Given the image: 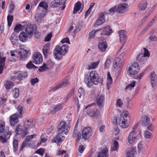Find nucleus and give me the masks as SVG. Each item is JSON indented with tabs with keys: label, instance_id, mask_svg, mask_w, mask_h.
Masks as SVG:
<instances>
[{
	"label": "nucleus",
	"instance_id": "49",
	"mask_svg": "<svg viewBox=\"0 0 157 157\" xmlns=\"http://www.w3.org/2000/svg\"><path fill=\"white\" fill-rule=\"evenodd\" d=\"M144 136L145 137L150 139L152 138V133L148 130H146L144 132Z\"/></svg>",
	"mask_w": 157,
	"mask_h": 157
},
{
	"label": "nucleus",
	"instance_id": "47",
	"mask_svg": "<svg viewBox=\"0 0 157 157\" xmlns=\"http://www.w3.org/2000/svg\"><path fill=\"white\" fill-rule=\"evenodd\" d=\"M19 94V91L18 89L17 88H14L12 92V94L13 95V97L15 98H17Z\"/></svg>",
	"mask_w": 157,
	"mask_h": 157
},
{
	"label": "nucleus",
	"instance_id": "10",
	"mask_svg": "<svg viewBox=\"0 0 157 157\" xmlns=\"http://www.w3.org/2000/svg\"><path fill=\"white\" fill-rule=\"evenodd\" d=\"M18 117L21 118L22 116L18 115V114L16 113L11 115L10 117V123L12 126H14L19 121Z\"/></svg>",
	"mask_w": 157,
	"mask_h": 157
},
{
	"label": "nucleus",
	"instance_id": "62",
	"mask_svg": "<svg viewBox=\"0 0 157 157\" xmlns=\"http://www.w3.org/2000/svg\"><path fill=\"white\" fill-rule=\"evenodd\" d=\"M143 49L144 50V53L143 54V56L145 57L146 56H149L150 53L147 49L145 48H144Z\"/></svg>",
	"mask_w": 157,
	"mask_h": 157
},
{
	"label": "nucleus",
	"instance_id": "60",
	"mask_svg": "<svg viewBox=\"0 0 157 157\" xmlns=\"http://www.w3.org/2000/svg\"><path fill=\"white\" fill-rule=\"evenodd\" d=\"M10 10L9 11V13H12L14 10V6L12 3H11L9 5Z\"/></svg>",
	"mask_w": 157,
	"mask_h": 157
},
{
	"label": "nucleus",
	"instance_id": "25",
	"mask_svg": "<svg viewBox=\"0 0 157 157\" xmlns=\"http://www.w3.org/2000/svg\"><path fill=\"white\" fill-rule=\"evenodd\" d=\"M136 60L137 63H139L143 64L146 62V59L143 56V53H141L137 55Z\"/></svg>",
	"mask_w": 157,
	"mask_h": 157
},
{
	"label": "nucleus",
	"instance_id": "36",
	"mask_svg": "<svg viewBox=\"0 0 157 157\" xmlns=\"http://www.w3.org/2000/svg\"><path fill=\"white\" fill-rule=\"evenodd\" d=\"M100 30H93L91 31L89 33V39H91L94 37V36H96L98 34H99Z\"/></svg>",
	"mask_w": 157,
	"mask_h": 157
},
{
	"label": "nucleus",
	"instance_id": "64",
	"mask_svg": "<svg viewBox=\"0 0 157 157\" xmlns=\"http://www.w3.org/2000/svg\"><path fill=\"white\" fill-rule=\"evenodd\" d=\"M71 97V96H70V95L67 94L66 96L63 99V104L66 103L70 99Z\"/></svg>",
	"mask_w": 157,
	"mask_h": 157
},
{
	"label": "nucleus",
	"instance_id": "39",
	"mask_svg": "<svg viewBox=\"0 0 157 157\" xmlns=\"http://www.w3.org/2000/svg\"><path fill=\"white\" fill-rule=\"evenodd\" d=\"M136 152V150L133 148H131L127 153L126 157H133Z\"/></svg>",
	"mask_w": 157,
	"mask_h": 157
},
{
	"label": "nucleus",
	"instance_id": "27",
	"mask_svg": "<svg viewBox=\"0 0 157 157\" xmlns=\"http://www.w3.org/2000/svg\"><path fill=\"white\" fill-rule=\"evenodd\" d=\"M10 40L12 44L13 45H16L18 43V40L17 36L14 33L11 34L10 36Z\"/></svg>",
	"mask_w": 157,
	"mask_h": 157
},
{
	"label": "nucleus",
	"instance_id": "40",
	"mask_svg": "<svg viewBox=\"0 0 157 157\" xmlns=\"http://www.w3.org/2000/svg\"><path fill=\"white\" fill-rule=\"evenodd\" d=\"M81 3L79 2H77L75 5L74 8V11L73 13L74 14H75L80 9L81 7Z\"/></svg>",
	"mask_w": 157,
	"mask_h": 157
},
{
	"label": "nucleus",
	"instance_id": "26",
	"mask_svg": "<svg viewBox=\"0 0 157 157\" xmlns=\"http://www.w3.org/2000/svg\"><path fill=\"white\" fill-rule=\"evenodd\" d=\"M147 3L145 1L141 2L138 5V8L140 11L145 10L147 7Z\"/></svg>",
	"mask_w": 157,
	"mask_h": 157
},
{
	"label": "nucleus",
	"instance_id": "45",
	"mask_svg": "<svg viewBox=\"0 0 157 157\" xmlns=\"http://www.w3.org/2000/svg\"><path fill=\"white\" fill-rule=\"evenodd\" d=\"M6 88L7 90L11 89L13 86V83L10 81H7L5 84Z\"/></svg>",
	"mask_w": 157,
	"mask_h": 157
},
{
	"label": "nucleus",
	"instance_id": "61",
	"mask_svg": "<svg viewBox=\"0 0 157 157\" xmlns=\"http://www.w3.org/2000/svg\"><path fill=\"white\" fill-rule=\"evenodd\" d=\"M47 69L46 64L44 63L43 66L40 67L39 69L40 72H42L46 70Z\"/></svg>",
	"mask_w": 157,
	"mask_h": 157
},
{
	"label": "nucleus",
	"instance_id": "5",
	"mask_svg": "<svg viewBox=\"0 0 157 157\" xmlns=\"http://www.w3.org/2000/svg\"><path fill=\"white\" fill-rule=\"evenodd\" d=\"M138 125L136 124L132 128V130L129 134L128 140L129 143L131 144H135L137 141V133L135 132V130L137 129Z\"/></svg>",
	"mask_w": 157,
	"mask_h": 157
},
{
	"label": "nucleus",
	"instance_id": "33",
	"mask_svg": "<svg viewBox=\"0 0 157 157\" xmlns=\"http://www.w3.org/2000/svg\"><path fill=\"white\" fill-rule=\"evenodd\" d=\"M107 47V45L106 42H102L100 43L98 45V48L101 52L105 51Z\"/></svg>",
	"mask_w": 157,
	"mask_h": 157
},
{
	"label": "nucleus",
	"instance_id": "50",
	"mask_svg": "<svg viewBox=\"0 0 157 157\" xmlns=\"http://www.w3.org/2000/svg\"><path fill=\"white\" fill-rule=\"evenodd\" d=\"M118 148L119 145L118 142L116 141H115L114 142L113 145L111 147V150L113 151H116L117 150Z\"/></svg>",
	"mask_w": 157,
	"mask_h": 157
},
{
	"label": "nucleus",
	"instance_id": "34",
	"mask_svg": "<svg viewBox=\"0 0 157 157\" xmlns=\"http://www.w3.org/2000/svg\"><path fill=\"white\" fill-rule=\"evenodd\" d=\"M112 78L110 75L109 72H108L107 73L106 84L108 89H109L112 83Z\"/></svg>",
	"mask_w": 157,
	"mask_h": 157
},
{
	"label": "nucleus",
	"instance_id": "11",
	"mask_svg": "<svg viewBox=\"0 0 157 157\" xmlns=\"http://www.w3.org/2000/svg\"><path fill=\"white\" fill-rule=\"evenodd\" d=\"M15 132L17 135H21L23 136H25L27 134L26 130L24 129L23 127L20 125H18L16 126Z\"/></svg>",
	"mask_w": 157,
	"mask_h": 157
},
{
	"label": "nucleus",
	"instance_id": "2",
	"mask_svg": "<svg viewBox=\"0 0 157 157\" xmlns=\"http://www.w3.org/2000/svg\"><path fill=\"white\" fill-rule=\"evenodd\" d=\"M90 79L88 77L84 78V81L85 83L89 87H91L94 84L97 85L99 82V76L97 72L95 71H91L90 74Z\"/></svg>",
	"mask_w": 157,
	"mask_h": 157
},
{
	"label": "nucleus",
	"instance_id": "20",
	"mask_svg": "<svg viewBox=\"0 0 157 157\" xmlns=\"http://www.w3.org/2000/svg\"><path fill=\"white\" fill-rule=\"evenodd\" d=\"M105 21V18L104 17V15L103 13H101L100 15V17L97 20L94 24V26L96 27L98 25H101L104 23Z\"/></svg>",
	"mask_w": 157,
	"mask_h": 157
},
{
	"label": "nucleus",
	"instance_id": "9",
	"mask_svg": "<svg viewBox=\"0 0 157 157\" xmlns=\"http://www.w3.org/2000/svg\"><path fill=\"white\" fill-rule=\"evenodd\" d=\"M33 62L36 64H40L43 61V58L41 54L39 52H36L33 56Z\"/></svg>",
	"mask_w": 157,
	"mask_h": 157
},
{
	"label": "nucleus",
	"instance_id": "13",
	"mask_svg": "<svg viewBox=\"0 0 157 157\" xmlns=\"http://www.w3.org/2000/svg\"><path fill=\"white\" fill-rule=\"evenodd\" d=\"M117 12L120 13H123L128 10V5L125 4H121L117 7Z\"/></svg>",
	"mask_w": 157,
	"mask_h": 157
},
{
	"label": "nucleus",
	"instance_id": "32",
	"mask_svg": "<svg viewBox=\"0 0 157 157\" xmlns=\"http://www.w3.org/2000/svg\"><path fill=\"white\" fill-rule=\"evenodd\" d=\"M142 123L144 125H147L150 123L149 117L147 116H143L142 117Z\"/></svg>",
	"mask_w": 157,
	"mask_h": 157
},
{
	"label": "nucleus",
	"instance_id": "51",
	"mask_svg": "<svg viewBox=\"0 0 157 157\" xmlns=\"http://www.w3.org/2000/svg\"><path fill=\"white\" fill-rule=\"evenodd\" d=\"M155 21L154 20L152 19L148 24L146 26L144 29V31H146L154 24Z\"/></svg>",
	"mask_w": 157,
	"mask_h": 157
},
{
	"label": "nucleus",
	"instance_id": "15",
	"mask_svg": "<svg viewBox=\"0 0 157 157\" xmlns=\"http://www.w3.org/2000/svg\"><path fill=\"white\" fill-rule=\"evenodd\" d=\"M96 157H108V149L107 147L102 149L100 152L96 153Z\"/></svg>",
	"mask_w": 157,
	"mask_h": 157
},
{
	"label": "nucleus",
	"instance_id": "1",
	"mask_svg": "<svg viewBox=\"0 0 157 157\" xmlns=\"http://www.w3.org/2000/svg\"><path fill=\"white\" fill-rule=\"evenodd\" d=\"M5 122L2 121H0V142L4 143L7 142L11 134L9 128H5Z\"/></svg>",
	"mask_w": 157,
	"mask_h": 157
},
{
	"label": "nucleus",
	"instance_id": "54",
	"mask_svg": "<svg viewBox=\"0 0 157 157\" xmlns=\"http://www.w3.org/2000/svg\"><path fill=\"white\" fill-rule=\"evenodd\" d=\"M36 136V135L35 134L31 135H28L26 136V137L25 140L27 142L29 141L31 139H33L34 137H35Z\"/></svg>",
	"mask_w": 157,
	"mask_h": 157
},
{
	"label": "nucleus",
	"instance_id": "38",
	"mask_svg": "<svg viewBox=\"0 0 157 157\" xmlns=\"http://www.w3.org/2000/svg\"><path fill=\"white\" fill-rule=\"evenodd\" d=\"M112 60V59L111 57L109 56L107 58L104 64V67L105 68H107L109 67Z\"/></svg>",
	"mask_w": 157,
	"mask_h": 157
},
{
	"label": "nucleus",
	"instance_id": "53",
	"mask_svg": "<svg viewBox=\"0 0 157 157\" xmlns=\"http://www.w3.org/2000/svg\"><path fill=\"white\" fill-rule=\"evenodd\" d=\"M77 126H75V127L72 135V136L74 138H75L76 137V136L78 134V133H80V132L78 131L77 130Z\"/></svg>",
	"mask_w": 157,
	"mask_h": 157
},
{
	"label": "nucleus",
	"instance_id": "8",
	"mask_svg": "<svg viewBox=\"0 0 157 157\" xmlns=\"http://www.w3.org/2000/svg\"><path fill=\"white\" fill-rule=\"evenodd\" d=\"M70 129V125L68 124L66 125V123L63 121L61 122L60 124L59 128V133L61 132L67 134Z\"/></svg>",
	"mask_w": 157,
	"mask_h": 157
},
{
	"label": "nucleus",
	"instance_id": "59",
	"mask_svg": "<svg viewBox=\"0 0 157 157\" xmlns=\"http://www.w3.org/2000/svg\"><path fill=\"white\" fill-rule=\"evenodd\" d=\"M28 143L27 141H25V140L23 142V143L22 144V145H21V147L20 149V151H22L23 150V149H24V147L28 146Z\"/></svg>",
	"mask_w": 157,
	"mask_h": 157
},
{
	"label": "nucleus",
	"instance_id": "19",
	"mask_svg": "<svg viewBox=\"0 0 157 157\" xmlns=\"http://www.w3.org/2000/svg\"><path fill=\"white\" fill-rule=\"evenodd\" d=\"M19 56V59L20 60H23L27 56V51L24 49H21L18 52Z\"/></svg>",
	"mask_w": 157,
	"mask_h": 157
},
{
	"label": "nucleus",
	"instance_id": "35",
	"mask_svg": "<svg viewBox=\"0 0 157 157\" xmlns=\"http://www.w3.org/2000/svg\"><path fill=\"white\" fill-rule=\"evenodd\" d=\"M97 111L96 109H89L87 111V113L89 116L94 117L96 114Z\"/></svg>",
	"mask_w": 157,
	"mask_h": 157
},
{
	"label": "nucleus",
	"instance_id": "52",
	"mask_svg": "<svg viewBox=\"0 0 157 157\" xmlns=\"http://www.w3.org/2000/svg\"><path fill=\"white\" fill-rule=\"evenodd\" d=\"M45 153L44 149L43 148H40L36 150V153L39 154L41 156H42Z\"/></svg>",
	"mask_w": 157,
	"mask_h": 157
},
{
	"label": "nucleus",
	"instance_id": "3",
	"mask_svg": "<svg viewBox=\"0 0 157 157\" xmlns=\"http://www.w3.org/2000/svg\"><path fill=\"white\" fill-rule=\"evenodd\" d=\"M68 47V46L67 44H64L61 47L56 46L53 51L55 58L57 59H60L61 55H64L67 52Z\"/></svg>",
	"mask_w": 157,
	"mask_h": 157
},
{
	"label": "nucleus",
	"instance_id": "4",
	"mask_svg": "<svg viewBox=\"0 0 157 157\" xmlns=\"http://www.w3.org/2000/svg\"><path fill=\"white\" fill-rule=\"evenodd\" d=\"M140 71L138 64L136 62L132 61L127 67V72L130 75L137 74Z\"/></svg>",
	"mask_w": 157,
	"mask_h": 157
},
{
	"label": "nucleus",
	"instance_id": "46",
	"mask_svg": "<svg viewBox=\"0 0 157 157\" xmlns=\"http://www.w3.org/2000/svg\"><path fill=\"white\" fill-rule=\"evenodd\" d=\"M99 63V61L92 63L90 65H88V69L90 70L95 69L98 65Z\"/></svg>",
	"mask_w": 157,
	"mask_h": 157
},
{
	"label": "nucleus",
	"instance_id": "17",
	"mask_svg": "<svg viewBox=\"0 0 157 157\" xmlns=\"http://www.w3.org/2000/svg\"><path fill=\"white\" fill-rule=\"evenodd\" d=\"M35 124V122L31 120H26L24 123V128L27 130L34 127Z\"/></svg>",
	"mask_w": 157,
	"mask_h": 157
},
{
	"label": "nucleus",
	"instance_id": "24",
	"mask_svg": "<svg viewBox=\"0 0 157 157\" xmlns=\"http://www.w3.org/2000/svg\"><path fill=\"white\" fill-rule=\"evenodd\" d=\"M17 75L16 76L17 79L20 81H21L23 80V78L27 77L28 75V73L26 72H21V71H18L17 72Z\"/></svg>",
	"mask_w": 157,
	"mask_h": 157
},
{
	"label": "nucleus",
	"instance_id": "29",
	"mask_svg": "<svg viewBox=\"0 0 157 157\" xmlns=\"http://www.w3.org/2000/svg\"><path fill=\"white\" fill-rule=\"evenodd\" d=\"M63 104H57L54 108L53 110H51L49 113L50 114H54L56 112L61 110L63 108Z\"/></svg>",
	"mask_w": 157,
	"mask_h": 157
},
{
	"label": "nucleus",
	"instance_id": "22",
	"mask_svg": "<svg viewBox=\"0 0 157 157\" xmlns=\"http://www.w3.org/2000/svg\"><path fill=\"white\" fill-rule=\"evenodd\" d=\"M34 27L31 25H28L25 29L26 33L30 37H31L34 29Z\"/></svg>",
	"mask_w": 157,
	"mask_h": 157
},
{
	"label": "nucleus",
	"instance_id": "57",
	"mask_svg": "<svg viewBox=\"0 0 157 157\" xmlns=\"http://www.w3.org/2000/svg\"><path fill=\"white\" fill-rule=\"evenodd\" d=\"M23 106L22 105H20L18 106L17 109V110L19 114H18V115H21L22 116V113L23 112Z\"/></svg>",
	"mask_w": 157,
	"mask_h": 157
},
{
	"label": "nucleus",
	"instance_id": "12",
	"mask_svg": "<svg viewBox=\"0 0 157 157\" xmlns=\"http://www.w3.org/2000/svg\"><path fill=\"white\" fill-rule=\"evenodd\" d=\"M69 83L68 78H66L62 80L58 85L54 87L52 90L55 91L59 88L65 87L67 86Z\"/></svg>",
	"mask_w": 157,
	"mask_h": 157
},
{
	"label": "nucleus",
	"instance_id": "21",
	"mask_svg": "<svg viewBox=\"0 0 157 157\" xmlns=\"http://www.w3.org/2000/svg\"><path fill=\"white\" fill-rule=\"evenodd\" d=\"M112 30L109 26H107L104 28L102 32L100 31L99 34L105 35L109 36L112 33Z\"/></svg>",
	"mask_w": 157,
	"mask_h": 157
},
{
	"label": "nucleus",
	"instance_id": "31",
	"mask_svg": "<svg viewBox=\"0 0 157 157\" xmlns=\"http://www.w3.org/2000/svg\"><path fill=\"white\" fill-rule=\"evenodd\" d=\"M105 97L104 96L100 95L97 98V103L100 107H102L104 105Z\"/></svg>",
	"mask_w": 157,
	"mask_h": 157
},
{
	"label": "nucleus",
	"instance_id": "23",
	"mask_svg": "<svg viewBox=\"0 0 157 157\" xmlns=\"http://www.w3.org/2000/svg\"><path fill=\"white\" fill-rule=\"evenodd\" d=\"M28 35L24 32H22L19 35V39L22 42H26L28 40Z\"/></svg>",
	"mask_w": 157,
	"mask_h": 157
},
{
	"label": "nucleus",
	"instance_id": "63",
	"mask_svg": "<svg viewBox=\"0 0 157 157\" xmlns=\"http://www.w3.org/2000/svg\"><path fill=\"white\" fill-rule=\"evenodd\" d=\"M109 11L110 13H114L116 11L117 12V6H114L111 8L109 10Z\"/></svg>",
	"mask_w": 157,
	"mask_h": 157
},
{
	"label": "nucleus",
	"instance_id": "37",
	"mask_svg": "<svg viewBox=\"0 0 157 157\" xmlns=\"http://www.w3.org/2000/svg\"><path fill=\"white\" fill-rule=\"evenodd\" d=\"M156 6V5L155 4L152 6L151 8L148 9L145 11V13L144 14L149 17L150 14L153 12Z\"/></svg>",
	"mask_w": 157,
	"mask_h": 157
},
{
	"label": "nucleus",
	"instance_id": "18",
	"mask_svg": "<svg viewBox=\"0 0 157 157\" xmlns=\"http://www.w3.org/2000/svg\"><path fill=\"white\" fill-rule=\"evenodd\" d=\"M37 13H36L35 16V18L38 23H40L42 21V18L46 14V12L44 11H42L40 12V11H37Z\"/></svg>",
	"mask_w": 157,
	"mask_h": 157
},
{
	"label": "nucleus",
	"instance_id": "28",
	"mask_svg": "<svg viewBox=\"0 0 157 157\" xmlns=\"http://www.w3.org/2000/svg\"><path fill=\"white\" fill-rule=\"evenodd\" d=\"M48 5L44 2H41L39 5V7L37 8V11H44L46 12V10H47Z\"/></svg>",
	"mask_w": 157,
	"mask_h": 157
},
{
	"label": "nucleus",
	"instance_id": "30",
	"mask_svg": "<svg viewBox=\"0 0 157 157\" xmlns=\"http://www.w3.org/2000/svg\"><path fill=\"white\" fill-rule=\"evenodd\" d=\"M50 48V45L47 43L43 47L42 51L43 54L45 58H46L49 54L48 51Z\"/></svg>",
	"mask_w": 157,
	"mask_h": 157
},
{
	"label": "nucleus",
	"instance_id": "56",
	"mask_svg": "<svg viewBox=\"0 0 157 157\" xmlns=\"http://www.w3.org/2000/svg\"><path fill=\"white\" fill-rule=\"evenodd\" d=\"M26 66L28 69H31L33 68H37L36 66L33 64L32 62H29L26 64Z\"/></svg>",
	"mask_w": 157,
	"mask_h": 157
},
{
	"label": "nucleus",
	"instance_id": "58",
	"mask_svg": "<svg viewBox=\"0 0 157 157\" xmlns=\"http://www.w3.org/2000/svg\"><path fill=\"white\" fill-rule=\"evenodd\" d=\"M138 150L139 152L142 151L144 149V146L141 142H140L138 146Z\"/></svg>",
	"mask_w": 157,
	"mask_h": 157
},
{
	"label": "nucleus",
	"instance_id": "16",
	"mask_svg": "<svg viewBox=\"0 0 157 157\" xmlns=\"http://www.w3.org/2000/svg\"><path fill=\"white\" fill-rule=\"evenodd\" d=\"M64 139L65 137L62 134L59 133L54 138L53 141L54 142L57 143L58 145H60Z\"/></svg>",
	"mask_w": 157,
	"mask_h": 157
},
{
	"label": "nucleus",
	"instance_id": "55",
	"mask_svg": "<svg viewBox=\"0 0 157 157\" xmlns=\"http://www.w3.org/2000/svg\"><path fill=\"white\" fill-rule=\"evenodd\" d=\"M22 25L21 24H18L15 27L14 30L16 32H18L21 30L22 28Z\"/></svg>",
	"mask_w": 157,
	"mask_h": 157
},
{
	"label": "nucleus",
	"instance_id": "41",
	"mask_svg": "<svg viewBox=\"0 0 157 157\" xmlns=\"http://www.w3.org/2000/svg\"><path fill=\"white\" fill-rule=\"evenodd\" d=\"M148 98L151 102H155L157 101V97L155 94H151L148 96Z\"/></svg>",
	"mask_w": 157,
	"mask_h": 157
},
{
	"label": "nucleus",
	"instance_id": "44",
	"mask_svg": "<svg viewBox=\"0 0 157 157\" xmlns=\"http://www.w3.org/2000/svg\"><path fill=\"white\" fill-rule=\"evenodd\" d=\"M13 151L15 152L18 149V140L15 139L13 140Z\"/></svg>",
	"mask_w": 157,
	"mask_h": 157
},
{
	"label": "nucleus",
	"instance_id": "7",
	"mask_svg": "<svg viewBox=\"0 0 157 157\" xmlns=\"http://www.w3.org/2000/svg\"><path fill=\"white\" fill-rule=\"evenodd\" d=\"M92 134V129L90 127H86L83 128L82 136V138L85 140L89 139Z\"/></svg>",
	"mask_w": 157,
	"mask_h": 157
},
{
	"label": "nucleus",
	"instance_id": "14",
	"mask_svg": "<svg viewBox=\"0 0 157 157\" xmlns=\"http://www.w3.org/2000/svg\"><path fill=\"white\" fill-rule=\"evenodd\" d=\"M149 78L152 86L153 87H155L156 84L157 76L154 71H152L150 73Z\"/></svg>",
	"mask_w": 157,
	"mask_h": 157
},
{
	"label": "nucleus",
	"instance_id": "42",
	"mask_svg": "<svg viewBox=\"0 0 157 157\" xmlns=\"http://www.w3.org/2000/svg\"><path fill=\"white\" fill-rule=\"evenodd\" d=\"M120 59L119 58H117L115 60V63H113V66L114 68L117 69L120 68L121 64L120 62Z\"/></svg>",
	"mask_w": 157,
	"mask_h": 157
},
{
	"label": "nucleus",
	"instance_id": "48",
	"mask_svg": "<svg viewBox=\"0 0 157 157\" xmlns=\"http://www.w3.org/2000/svg\"><path fill=\"white\" fill-rule=\"evenodd\" d=\"M8 21V25L9 27L11 26L13 20V16L10 15L9 14L7 17Z\"/></svg>",
	"mask_w": 157,
	"mask_h": 157
},
{
	"label": "nucleus",
	"instance_id": "6",
	"mask_svg": "<svg viewBox=\"0 0 157 157\" xmlns=\"http://www.w3.org/2000/svg\"><path fill=\"white\" fill-rule=\"evenodd\" d=\"M129 118L127 112H124L121 117L119 125L122 128H127L129 125V122L128 121Z\"/></svg>",
	"mask_w": 157,
	"mask_h": 157
},
{
	"label": "nucleus",
	"instance_id": "43",
	"mask_svg": "<svg viewBox=\"0 0 157 157\" xmlns=\"http://www.w3.org/2000/svg\"><path fill=\"white\" fill-rule=\"evenodd\" d=\"M136 82L133 81L130 82L129 84L125 88L126 91L131 90L132 88L135 87V85Z\"/></svg>",
	"mask_w": 157,
	"mask_h": 157
}]
</instances>
